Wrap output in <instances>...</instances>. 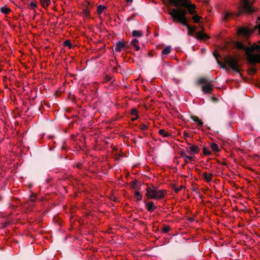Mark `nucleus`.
Wrapping results in <instances>:
<instances>
[{
	"mask_svg": "<svg viewBox=\"0 0 260 260\" xmlns=\"http://www.w3.org/2000/svg\"><path fill=\"white\" fill-rule=\"evenodd\" d=\"M174 22L177 21L185 26L188 29V35L192 36L195 32L197 27L191 26L188 23L187 17V11L183 9H172L169 12Z\"/></svg>",
	"mask_w": 260,
	"mask_h": 260,
	"instance_id": "obj_1",
	"label": "nucleus"
},
{
	"mask_svg": "<svg viewBox=\"0 0 260 260\" xmlns=\"http://www.w3.org/2000/svg\"><path fill=\"white\" fill-rule=\"evenodd\" d=\"M213 55L215 57L217 63L220 66L221 68L225 69L226 65H228L233 71L237 73L240 72L239 59L237 57L226 56L224 58V63H223L218 59V57H219L218 53L214 52Z\"/></svg>",
	"mask_w": 260,
	"mask_h": 260,
	"instance_id": "obj_2",
	"label": "nucleus"
},
{
	"mask_svg": "<svg viewBox=\"0 0 260 260\" xmlns=\"http://www.w3.org/2000/svg\"><path fill=\"white\" fill-rule=\"evenodd\" d=\"M248 62L251 65L260 63V45L248 47L246 50Z\"/></svg>",
	"mask_w": 260,
	"mask_h": 260,
	"instance_id": "obj_3",
	"label": "nucleus"
},
{
	"mask_svg": "<svg viewBox=\"0 0 260 260\" xmlns=\"http://www.w3.org/2000/svg\"><path fill=\"white\" fill-rule=\"evenodd\" d=\"M254 2L251 0H240L238 7L239 13L236 14L239 16L241 13H245L248 14H251L256 11L255 9L253 7Z\"/></svg>",
	"mask_w": 260,
	"mask_h": 260,
	"instance_id": "obj_4",
	"label": "nucleus"
},
{
	"mask_svg": "<svg viewBox=\"0 0 260 260\" xmlns=\"http://www.w3.org/2000/svg\"><path fill=\"white\" fill-rule=\"evenodd\" d=\"M146 195L148 199L159 200L163 199L167 193L166 190H158L157 188L152 186L146 189Z\"/></svg>",
	"mask_w": 260,
	"mask_h": 260,
	"instance_id": "obj_5",
	"label": "nucleus"
},
{
	"mask_svg": "<svg viewBox=\"0 0 260 260\" xmlns=\"http://www.w3.org/2000/svg\"><path fill=\"white\" fill-rule=\"evenodd\" d=\"M212 80L206 78L202 77L197 80V85H202V90L205 94L211 93L213 90V85L212 84Z\"/></svg>",
	"mask_w": 260,
	"mask_h": 260,
	"instance_id": "obj_6",
	"label": "nucleus"
},
{
	"mask_svg": "<svg viewBox=\"0 0 260 260\" xmlns=\"http://www.w3.org/2000/svg\"><path fill=\"white\" fill-rule=\"evenodd\" d=\"M170 4L178 8L177 9H182V8L195 10L196 6L191 3L190 0H169Z\"/></svg>",
	"mask_w": 260,
	"mask_h": 260,
	"instance_id": "obj_7",
	"label": "nucleus"
},
{
	"mask_svg": "<svg viewBox=\"0 0 260 260\" xmlns=\"http://www.w3.org/2000/svg\"><path fill=\"white\" fill-rule=\"evenodd\" d=\"M124 47H125V42L123 39H122L115 43V51L120 52L124 48Z\"/></svg>",
	"mask_w": 260,
	"mask_h": 260,
	"instance_id": "obj_8",
	"label": "nucleus"
},
{
	"mask_svg": "<svg viewBox=\"0 0 260 260\" xmlns=\"http://www.w3.org/2000/svg\"><path fill=\"white\" fill-rule=\"evenodd\" d=\"M253 31V30L247 27H242L240 29L239 32L246 37H248Z\"/></svg>",
	"mask_w": 260,
	"mask_h": 260,
	"instance_id": "obj_9",
	"label": "nucleus"
},
{
	"mask_svg": "<svg viewBox=\"0 0 260 260\" xmlns=\"http://www.w3.org/2000/svg\"><path fill=\"white\" fill-rule=\"evenodd\" d=\"M188 145L189 146L188 149H189V152L191 154H196L199 152L200 148L198 146L195 145H191L189 143H188Z\"/></svg>",
	"mask_w": 260,
	"mask_h": 260,
	"instance_id": "obj_10",
	"label": "nucleus"
},
{
	"mask_svg": "<svg viewBox=\"0 0 260 260\" xmlns=\"http://www.w3.org/2000/svg\"><path fill=\"white\" fill-rule=\"evenodd\" d=\"M180 155L181 156V157H183L184 158L185 160V164H186L188 163V161L187 159H189L190 161H192L193 160V158L192 156L189 155H187L185 153V152L183 151H181L180 152Z\"/></svg>",
	"mask_w": 260,
	"mask_h": 260,
	"instance_id": "obj_11",
	"label": "nucleus"
},
{
	"mask_svg": "<svg viewBox=\"0 0 260 260\" xmlns=\"http://www.w3.org/2000/svg\"><path fill=\"white\" fill-rule=\"evenodd\" d=\"M196 38L198 40H204L209 38V37L206 34L202 32H196Z\"/></svg>",
	"mask_w": 260,
	"mask_h": 260,
	"instance_id": "obj_12",
	"label": "nucleus"
},
{
	"mask_svg": "<svg viewBox=\"0 0 260 260\" xmlns=\"http://www.w3.org/2000/svg\"><path fill=\"white\" fill-rule=\"evenodd\" d=\"M154 204L153 202H145L146 208L148 211L152 212L155 210V209L156 208V207H155L154 206Z\"/></svg>",
	"mask_w": 260,
	"mask_h": 260,
	"instance_id": "obj_13",
	"label": "nucleus"
},
{
	"mask_svg": "<svg viewBox=\"0 0 260 260\" xmlns=\"http://www.w3.org/2000/svg\"><path fill=\"white\" fill-rule=\"evenodd\" d=\"M204 179L208 183L210 182L212 179L213 174L210 173L208 174L206 172H205L202 175Z\"/></svg>",
	"mask_w": 260,
	"mask_h": 260,
	"instance_id": "obj_14",
	"label": "nucleus"
},
{
	"mask_svg": "<svg viewBox=\"0 0 260 260\" xmlns=\"http://www.w3.org/2000/svg\"><path fill=\"white\" fill-rule=\"evenodd\" d=\"M190 118L194 121L199 126H203V122L196 116L191 115Z\"/></svg>",
	"mask_w": 260,
	"mask_h": 260,
	"instance_id": "obj_15",
	"label": "nucleus"
},
{
	"mask_svg": "<svg viewBox=\"0 0 260 260\" xmlns=\"http://www.w3.org/2000/svg\"><path fill=\"white\" fill-rule=\"evenodd\" d=\"M236 47L240 50H242L245 51V53L246 54V50L248 49V47H246L241 42H237L236 43Z\"/></svg>",
	"mask_w": 260,
	"mask_h": 260,
	"instance_id": "obj_16",
	"label": "nucleus"
},
{
	"mask_svg": "<svg viewBox=\"0 0 260 260\" xmlns=\"http://www.w3.org/2000/svg\"><path fill=\"white\" fill-rule=\"evenodd\" d=\"M159 134L162 136L164 137H169L171 136V135L170 133L165 131L163 129H160L159 130L158 132Z\"/></svg>",
	"mask_w": 260,
	"mask_h": 260,
	"instance_id": "obj_17",
	"label": "nucleus"
},
{
	"mask_svg": "<svg viewBox=\"0 0 260 260\" xmlns=\"http://www.w3.org/2000/svg\"><path fill=\"white\" fill-rule=\"evenodd\" d=\"M234 15H235L234 13L227 12L224 15L223 20L225 21H228V20L229 19L232 17Z\"/></svg>",
	"mask_w": 260,
	"mask_h": 260,
	"instance_id": "obj_18",
	"label": "nucleus"
},
{
	"mask_svg": "<svg viewBox=\"0 0 260 260\" xmlns=\"http://www.w3.org/2000/svg\"><path fill=\"white\" fill-rule=\"evenodd\" d=\"M132 36L134 37H141L143 36V32L140 30H135L132 32Z\"/></svg>",
	"mask_w": 260,
	"mask_h": 260,
	"instance_id": "obj_19",
	"label": "nucleus"
},
{
	"mask_svg": "<svg viewBox=\"0 0 260 260\" xmlns=\"http://www.w3.org/2000/svg\"><path fill=\"white\" fill-rule=\"evenodd\" d=\"M171 51V47L170 46H168L164 49L162 50L161 53L164 55H167Z\"/></svg>",
	"mask_w": 260,
	"mask_h": 260,
	"instance_id": "obj_20",
	"label": "nucleus"
},
{
	"mask_svg": "<svg viewBox=\"0 0 260 260\" xmlns=\"http://www.w3.org/2000/svg\"><path fill=\"white\" fill-rule=\"evenodd\" d=\"M40 1L41 4H42V6L44 8H47L50 5V2H51L50 0H40Z\"/></svg>",
	"mask_w": 260,
	"mask_h": 260,
	"instance_id": "obj_21",
	"label": "nucleus"
},
{
	"mask_svg": "<svg viewBox=\"0 0 260 260\" xmlns=\"http://www.w3.org/2000/svg\"><path fill=\"white\" fill-rule=\"evenodd\" d=\"M106 9V7L104 6H103V5H99L98 7V9H97V13L98 14H101L102 13V12L104 11V10H105Z\"/></svg>",
	"mask_w": 260,
	"mask_h": 260,
	"instance_id": "obj_22",
	"label": "nucleus"
},
{
	"mask_svg": "<svg viewBox=\"0 0 260 260\" xmlns=\"http://www.w3.org/2000/svg\"><path fill=\"white\" fill-rule=\"evenodd\" d=\"M202 18V17L201 16H199L197 14L192 16V19L195 23H199Z\"/></svg>",
	"mask_w": 260,
	"mask_h": 260,
	"instance_id": "obj_23",
	"label": "nucleus"
},
{
	"mask_svg": "<svg viewBox=\"0 0 260 260\" xmlns=\"http://www.w3.org/2000/svg\"><path fill=\"white\" fill-rule=\"evenodd\" d=\"M11 11L10 9L6 7H2L1 8V12L4 14H7Z\"/></svg>",
	"mask_w": 260,
	"mask_h": 260,
	"instance_id": "obj_24",
	"label": "nucleus"
},
{
	"mask_svg": "<svg viewBox=\"0 0 260 260\" xmlns=\"http://www.w3.org/2000/svg\"><path fill=\"white\" fill-rule=\"evenodd\" d=\"M211 147L213 151H214L215 152H218L219 151L218 146L215 143H211Z\"/></svg>",
	"mask_w": 260,
	"mask_h": 260,
	"instance_id": "obj_25",
	"label": "nucleus"
},
{
	"mask_svg": "<svg viewBox=\"0 0 260 260\" xmlns=\"http://www.w3.org/2000/svg\"><path fill=\"white\" fill-rule=\"evenodd\" d=\"M63 45L64 46L68 47L69 49H71L73 47V45L69 40H66L63 42Z\"/></svg>",
	"mask_w": 260,
	"mask_h": 260,
	"instance_id": "obj_26",
	"label": "nucleus"
},
{
	"mask_svg": "<svg viewBox=\"0 0 260 260\" xmlns=\"http://www.w3.org/2000/svg\"><path fill=\"white\" fill-rule=\"evenodd\" d=\"M203 153L204 155H210L211 154V152L205 147L203 148Z\"/></svg>",
	"mask_w": 260,
	"mask_h": 260,
	"instance_id": "obj_27",
	"label": "nucleus"
},
{
	"mask_svg": "<svg viewBox=\"0 0 260 260\" xmlns=\"http://www.w3.org/2000/svg\"><path fill=\"white\" fill-rule=\"evenodd\" d=\"M37 3L35 2H31L29 4V7L32 9H34L37 8Z\"/></svg>",
	"mask_w": 260,
	"mask_h": 260,
	"instance_id": "obj_28",
	"label": "nucleus"
},
{
	"mask_svg": "<svg viewBox=\"0 0 260 260\" xmlns=\"http://www.w3.org/2000/svg\"><path fill=\"white\" fill-rule=\"evenodd\" d=\"M135 196H137V201H141L142 200V195L141 194V193L139 191H137L135 192Z\"/></svg>",
	"mask_w": 260,
	"mask_h": 260,
	"instance_id": "obj_29",
	"label": "nucleus"
},
{
	"mask_svg": "<svg viewBox=\"0 0 260 260\" xmlns=\"http://www.w3.org/2000/svg\"><path fill=\"white\" fill-rule=\"evenodd\" d=\"M170 228L168 225L164 226L162 230V232L164 233H167L168 232H169L170 231Z\"/></svg>",
	"mask_w": 260,
	"mask_h": 260,
	"instance_id": "obj_30",
	"label": "nucleus"
},
{
	"mask_svg": "<svg viewBox=\"0 0 260 260\" xmlns=\"http://www.w3.org/2000/svg\"><path fill=\"white\" fill-rule=\"evenodd\" d=\"M83 13L86 17H88L89 16V11L87 8H84L83 9Z\"/></svg>",
	"mask_w": 260,
	"mask_h": 260,
	"instance_id": "obj_31",
	"label": "nucleus"
},
{
	"mask_svg": "<svg viewBox=\"0 0 260 260\" xmlns=\"http://www.w3.org/2000/svg\"><path fill=\"white\" fill-rule=\"evenodd\" d=\"M148 127V126L144 124H142L139 126V128H140L142 131H145L147 129Z\"/></svg>",
	"mask_w": 260,
	"mask_h": 260,
	"instance_id": "obj_32",
	"label": "nucleus"
},
{
	"mask_svg": "<svg viewBox=\"0 0 260 260\" xmlns=\"http://www.w3.org/2000/svg\"><path fill=\"white\" fill-rule=\"evenodd\" d=\"M138 183V181L137 180H135L133 182L132 184V187L133 188H137V184Z\"/></svg>",
	"mask_w": 260,
	"mask_h": 260,
	"instance_id": "obj_33",
	"label": "nucleus"
},
{
	"mask_svg": "<svg viewBox=\"0 0 260 260\" xmlns=\"http://www.w3.org/2000/svg\"><path fill=\"white\" fill-rule=\"evenodd\" d=\"M188 10V13L190 14V15H196L197 14V11H195V10H192V9H187Z\"/></svg>",
	"mask_w": 260,
	"mask_h": 260,
	"instance_id": "obj_34",
	"label": "nucleus"
},
{
	"mask_svg": "<svg viewBox=\"0 0 260 260\" xmlns=\"http://www.w3.org/2000/svg\"><path fill=\"white\" fill-rule=\"evenodd\" d=\"M183 186H180L179 187H174V190L176 193L179 192L182 188Z\"/></svg>",
	"mask_w": 260,
	"mask_h": 260,
	"instance_id": "obj_35",
	"label": "nucleus"
},
{
	"mask_svg": "<svg viewBox=\"0 0 260 260\" xmlns=\"http://www.w3.org/2000/svg\"><path fill=\"white\" fill-rule=\"evenodd\" d=\"M36 200V196L34 194H31L29 197V200L31 202H34Z\"/></svg>",
	"mask_w": 260,
	"mask_h": 260,
	"instance_id": "obj_36",
	"label": "nucleus"
},
{
	"mask_svg": "<svg viewBox=\"0 0 260 260\" xmlns=\"http://www.w3.org/2000/svg\"><path fill=\"white\" fill-rule=\"evenodd\" d=\"M131 114L133 115L138 116H137V114H138L137 110L136 109H132L131 110Z\"/></svg>",
	"mask_w": 260,
	"mask_h": 260,
	"instance_id": "obj_37",
	"label": "nucleus"
},
{
	"mask_svg": "<svg viewBox=\"0 0 260 260\" xmlns=\"http://www.w3.org/2000/svg\"><path fill=\"white\" fill-rule=\"evenodd\" d=\"M138 42V40L137 39H134L131 42V45L134 46L135 45H137L136 43H137Z\"/></svg>",
	"mask_w": 260,
	"mask_h": 260,
	"instance_id": "obj_38",
	"label": "nucleus"
},
{
	"mask_svg": "<svg viewBox=\"0 0 260 260\" xmlns=\"http://www.w3.org/2000/svg\"><path fill=\"white\" fill-rule=\"evenodd\" d=\"M111 80V77L108 75H106L105 76V81L108 82Z\"/></svg>",
	"mask_w": 260,
	"mask_h": 260,
	"instance_id": "obj_39",
	"label": "nucleus"
},
{
	"mask_svg": "<svg viewBox=\"0 0 260 260\" xmlns=\"http://www.w3.org/2000/svg\"><path fill=\"white\" fill-rule=\"evenodd\" d=\"M250 71L253 74L255 73L256 71V69L255 68H251L250 69Z\"/></svg>",
	"mask_w": 260,
	"mask_h": 260,
	"instance_id": "obj_40",
	"label": "nucleus"
},
{
	"mask_svg": "<svg viewBox=\"0 0 260 260\" xmlns=\"http://www.w3.org/2000/svg\"><path fill=\"white\" fill-rule=\"evenodd\" d=\"M134 47L135 48L136 51H139L140 50V47L137 45H135Z\"/></svg>",
	"mask_w": 260,
	"mask_h": 260,
	"instance_id": "obj_41",
	"label": "nucleus"
},
{
	"mask_svg": "<svg viewBox=\"0 0 260 260\" xmlns=\"http://www.w3.org/2000/svg\"><path fill=\"white\" fill-rule=\"evenodd\" d=\"M129 48V46L126 44V43L125 42V47H124V48L123 49H128Z\"/></svg>",
	"mask_w": 260,
	"mask_h": 260,
	"instance_id": "obj_42",
	"label": "nucleus"
},
{
	"mask_svg": "<svg viewBox=\"0 0 260 260\" xmlns=\"http://www.w3.org/2000/svg\"><path fill=\"white\" fill-rule=\"evenodd\" d=\"M184 136L185 137H189V134L188 133H184Z\"/></svg>",
	"mask_w": 260,
	"mask_h": 260,
	"instance_id": "obj_43",
	"label": "nucleus"
},
{
	"mask_svg": "<svg viewBox=\"0 0 260 260\" xmlns=\"http://www.w3.org/2000/svg\"><path fill=\"white\" fill-rule=\"evenodd\" d=\"M118 68H120V66H118V67H115V68H114L113 69L114 71L116 72H118Z\"/></svg>",
	"mask_w": 260,
	"mask_h": 260,
	"instance_id": "obj_44",
	"label": "nucleus"
},
{
	"mask_svg": "<svg viewBox=\"0 0 260 260\" xmlns=\"http://www.w3.org/2000/svg\"><path fill=\"white\" fill-rule=\"evenodd\" d=\"M194 218L193 217H190L188 219V220L190 221V222H193L194 221Z\"/></svg>",
	"mask_w": 260,
	"mask_h": 260,
	"instance_id": "obj_45",
	"label": "nucleus"
},
{
	"mask_svg": "<svg viewBox=\"0 0 260 260\" xmlns=\"http://www.w3.org/2000/svg\"><path fill=\"white\" fill-rule=\"evenodd\" d=\"M196 172H197L198 173H199V174H200V173H201V171L199 169L196 168Z\"/></svg>",
	"mask_w": 260,
	"mask_h": 260,
	"instance_id": "obj_46",
	"label": "nucleus"
},
{
	"mask_svg": "<svg viewBox=\"0 0 260 260\" xmlns=\"http://www.w3.org/2000/svg\"><path fill=\"white\" fill-rule=\"evenodd\" d=\"M138 117V116H136V117L132 118V120L133 121H134L135 120H136V119H137Z\"/></svg>",
	"mask_w": 260,
	"mask_h": 260,
	"instance_id": "obj_47",
	"label": "nucleus"
},
{
	"mask_svg": "<svg viewBox=\"0 0 260 260\" xmlns=\"http://www.w3.org/2000/svg\"><path fill=\"white\" fill-rule=\"evenodd\" d=\"M218 163H219V164H221L222 165H224V166H226V165H227V164H226V162H222V163H220V162H219V161H218Z\"/></svg>",
	"mask_w": 260,
	"mask_h": 260,
	"instance_id": "obj_48",
	"label": "nucleus"
},
{
	"mask_svg": "<svg viewBox=\"0 0 260 260\" xmlns=\"http://www.w3.org/2000/svg\"><path fill=\"white\" fill-rule=\"evenodd\" d=\"M127 3H132L133 2V0H125Z\"/></svg>",
	"mask_w": 260,
	"mask_h": 260,
	"instance_id": "obj_49",
	"label": "nucleus"
},
{
	"mask_svg": "<svg viewBox=\"0 0 260 260\" xmlns=\"http://www.w3.org/2000/svg\"><path fill=\"white\" fill-rule=\"evenodd\" d=\"M258 29H259V35H260V25H259V27H258Z\"/></svg>",
	"mask_w": 260,
	"mask_h": 260,
	"instance_id": "obj_50",
	"label": "nucleus"
},
{
	"mask_svg": "<svg viewBox=\"0 0 260 260\" xmlns=\"http://www.w3.org/2000/svg\"><path fill=\"white\" fill-rule=\"evenodd\" d=\"M139 138H140V139H142V136H139Z\"/></svg>",
	"mask_w": 260,
	"mask_h": 260,
	"instance_id": "obj_51",
	"label": "nucleus"
},
{
	"mask_svg": "<svg viewBox=\"0 0 260 260\" xmlns=\"http://www.w3.org/2000/svg\"><path fill=\"white\" fill-rule=\"evenodd\" d=\"M199 26H200V27H201L202 29H203V26H202L201 24H199Z\"/></svg>",
	"mask_w": 260,
	"mask_h": 260,
	"instance_id": "obj_52",
	"label": "nucleus"
},
{
	"mask_svg": "<svg viewBox=\"0 0 260 260\" xmlns=\"http://www.w3.org/2000/svg\"><path fill=\"white\" fill-rule=\"evenodd\" d=\"M213 99H214V100H216V99L215 98H214Z\"/></svg>",
	"mask_w": 260,
	"mask_h": 260,
	"instance_id": "obj_53",
	"label": "nucleus"
},
{
	"mask_svg": "<svg viewBox=\"0 0 260 260\" xmlns=\"http://www.w3.org/2000/svg\"><path fill=\"white\" fill-rule=\"evenodd\" d=\"M259 44H260V41L259 42Z\"/></svg>",
	"mask_w": 260,
	"mask_h": 260,
	"instance_id": "obj_54",
	"label": "nucleus"
}]
</instances>
